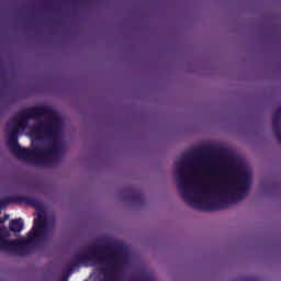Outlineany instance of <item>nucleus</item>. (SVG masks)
I'll return each instance as SVG.
<instances>
[{
  "instance_id": "1",
  "label": "nucleus",
  "mask_w": 281,
  "mask_h": 281,
  "mask_svg": "<svg viewBox=\"0 0 281 281\" xmlns=\"http://www.w3.org/2000/svg\"><path fill=\"white\" fill-rule=\"evenodd\" d=\"M60 117L49 105H37L18 112L9 127L8 146L22 161L52 166L60 153Z\"/></svg>"
},
{
  "instance_id": "2",
  "label": "nucleus",
  "mask_w": 281,
  "mask_h": 281,
  "mask_svg": "<svg viewBox=\"0 0 281 281\" xmlns=\"http://www.w3.org/2000/svg\"><path fill=\"white\" fill-rule=\"evenodd\" d=\"M192 157L188 156L179 161V168L176 170L178 177L176 181L180 190V194L186 203L201 210L202 212H216L218 210H225L229 205H236L238 201H243L247 194H249V188L251 182L249 180V173L245 170L238 169L236 166L226 167L224 175L227 177V181L220 187V199L211 202H203L199 196V193L194 192V167L190 164Z\"/></svg>"
},
{
  "instance_id": "3",
  "label": "nucleus",
  "mask_w": 281,
  "mask_h": 281,
  "mask_svg": "<svg viewBox=\"0 0 281 281\" xmlns=\"http://www.w3.org/2000/svg\"><path fill=\"white\" fill-rule=\"evenodd\" d=\"M12 198H4L0 200V210L8 207ZM1 223V220H0ZM47 236V218L44 215H38L33 222L32 229L27 233L26 237L18 239H7L1 236L0 228V251H10L15 256H27L30 247H38Z\"/></svg>"
},
{
  "instance_id": "4",
  "label": "nucleus",
  "mask_w": 281,
  "mask_h": 281,
  "mask_svg": "<svg viewBox=\"0 0 281 281\" xmlns=\"http://www.w3.org/2000/svg\"><path fill=\"white\" fill-rule=\"evenodd\" d=\"M123 194H125L127 201H132V203H135L136 205H144L145 196L142 191L133 187H127L123 190Z\"/></svg>"
},
{
  "instance_id": "5",
  "label": "nucleus",
  "mask_w": 281,
  "mask_h": 281,
  "mask_svg": "<svg viewBox=\"0 0 281 281\" xmlns=\"http://www.w3.org/2000/svg\"><path fill=\"white\" fill-rule=\"evenodd\" d=\"M18 203H25L26 205H31V207H41V202L36 198L30 195H20L15 198Z\"/></svg>"
},
{
  "instance_id": "6",
  "label": "nucleus",
  "mask_w": 281,
  "mask_h": 281,
  "mask_svg": "<svg viewBox=\"0 0 281 281\" xmlns=\"http://www.w3.org/2000/svg\"><path fill=\"white\" fill-rule=\"evenodd\" d=\"M23 227H24V223L22 218L12 220L9 223V229L14 234H21V232H23Z\"/></svg>"
},
{
  "instance_id": "7",
  "label": "nucleus",
  "mask_w": 281,
  "mask_h": 281,
  "mask_svg": "<svg viewBox=\"0 0 281 281\" xmlns=\"http://www.w3.org/2000/svg\"><path fill=\"white\" fill-rule=\"evenodd\" d=\"M199 190H200V192H207L210 190V186L200 184Z\"/></svg>"
},
{
  "instance_id": "8",
  "label": "nucleus",
  "mask_w": 281,
  "mask_h": 281,
  "mask_svg": "<svg viewBox=\"0 0 281 281\" xmlns=\"http://www.w3.org/2000/svg\"><path fill=\"white\" fill-rule=\"evenodd\" d=\"M3 229H4V232H7V233H5V236H10V233H8V228L4 227Z\"/></svg>"
},
{
  "instance_id": "9",
  "label": "nucleus",
  "mask_w": 281,
  "mask_h": 281,
  "mask_svg": "<svg viewBox=\"0 0 281 281\" xmlns=\"http://www.w3.org/2000/svg\"><path fill=\"white\" fill-rule=\"evenodd\" d=\"M53 23H54L55 25H58V24L60 23V21H53Z\"/></svg>"
},
{
  "instance_id": "10",
  "label": "nucleus",
  "mask_w": 281,
  "mask_h": 281,
  "mask_svg": "<svg viewBox=\"0 0 281 281\" xmlns=\"http://www.w3.org/2000/svg\"><path fill=\"white\" fill-rule=\"evenodd\" d=\"M201 154V149L195 150V155Z\"/></svg>"
},
{
  "instance_id": "11",
  "label": "nucleus",
  "mask_w": 281,
  "mask_h": 281,
  "mask_svg": "<svg viewBox=\"0 0 281 281\" xmlns=\"http://www.w3.org/2000/svg\"><path fill=\"white\" fill-rule=\"evenodd\" d=\"M46 21H47L48 23H52V19H46Z\"/></svg>"
},
{
  "instance_id": "12",
  "label": "nucleus",
  "mask_w": 281,
  "mask_h": 281,
  "mask_svg": "<svg viewBox=\"0 0 281 281\" xmlns=\"http://www.w3.org/2000/svg\"><path fill=\"white\" fill-rule=\"evenodd\" d=\"M29 21H32V19H29Z\"/></svg>"
}]
</instances>
